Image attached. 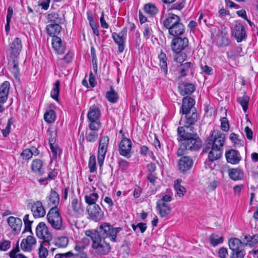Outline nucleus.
Here are the masks:
<instances>
[{
  "mask_svg": "<svg viewBox=\"0 0 258 258\" xmlns=\"http://www.w3.org/2000/svg\"><path fill=\"white\" fill-rule=\"evenodd\" d=\"M54 258H88V256L86 253L75 254L72 251H69L65 253H57Z\"/></svg>",
  "mask_w": 258,
  "mask_h": 258,
  "instance_id": "nucleus-36",
  "label": "nucleus"
},
{
  "mask_svg": "<svg viewBox=\"0 0 258 258\" xmlns=\"http://www.w3.org/2000/svg\"><path fill=\"white\" fill-rule=\"evenodd\" d=\"M46 199L49 206L51 208L57 207L59 203V195L54 189H51Z\"/></svg>",
  "mask_w": 258,
  "mask_h": 258,
  "instance_id": "nucleus-25",
  "label": "nucleus"
},
{
  "mask_svg": "<svg viewBox=\"0 0 258 258\" xmlns=\"http://www.w3.org/2000/svg\"><path fill=\"white\" fill-rule=\"evenodd\" d=\"M10 69L11 73L13 74L16 79L19 78V69L18 67V63L15 60L12 63H9Z\"/></svg>",
  "mask_w": 258,
  "mask_h": 258,
  "instance_id": "nucleus-47",
  "label": "nucleus"
},
{
  "mask_svg": "<svg viewBox=\"0 0 258 258\" xmlns=\"http://www.w3.org/2000/svg\"><path fill=\"white\" fill-rule=\"evenodd\" d=\"M109 142V138L107 136L100 137L99 140V146L97 151L98 163L100 167L103 166L104 159L107 151Z\"/></svg>",
  "mask_w": 258,
  "mask_h": 258,
  "instance_id": "nucleus-5",
  "label": "nucleus"
},
{
  "mask_svg": "<svg viewBox=\"0 0 258 258\" xmlns=\"http://www.w3.org/2000/svg\"><path fill=\"white\" fill-rule=\"evenodd\" d=\"M13 123V119L10 118L8 119L7 125L5 128L2 130L3 135L4 137H7L10 133L11 127Z\"/></svg>",
  "mask_w": 258,
  "mask_h": 258,
  "instance_id": "nucleus-54",
  "label": "nucleus"
},
{
  "mask_svg": "<svg viewBox=\"0 0 258 258\" xmlns=\"http://www.w3.org/2000/svg\"><path fill=\"white\" fill-rule=\"evenodd\" d=\"M88 219L97 222L104 216V212L98 205L87 206L86 208Z\"/></svg>",
  "mask_w": 258,
  "mask_h": 258,
  "instance_id": "nucleus-9",
  "label": "nucleus"
},
{
  "mask_svg": "<svg viewBox=\"0 0 258 258\" xmlns=\"http://www.w3.org/2000/svg\"><path fill=\"white\" fill-rule=\"evenodd\" d=\"M244 249L231 251L230 258H243L244 256Z\"/></svg>",
  "mask_w": 258,
  "mask_h": 258,
  "instance_id": "nucleus-57",
  "label": "nucleus"
},
{
  "mask_svg": "<svg viewBox=\"0 0 258 258\" xmlns=\"http://www.w3.org/2000/svg\"><path fill=\"white\" fill-rule=\"evenodd\" d=\"M11 247V242L9 240H4L0 242V250L7 251Z\"/></svg>",
  "mask_w": 258,
  "mask_h": 258,
  "instance_id": "nucleus-60",
  "label": "nucleus"
},
{
  "mask_svg": "<svg viewBox=\"0 0 258 258\" xmlns=\"http://www.w3.org/2000/svg\"><path fill=\"white\" fill-rule=\"evenodd\" d=\"M191 132L186 131L183 127L177 128L178 141L181 144L177 151V155L181 156L187 154V151H196L199 150L202 145V141L198 135L191 130Z\"/></svg>",
  "mask_w": 258,
  "mask_h": 258,
  "instance_id": "nucleus-1",
  "label": "nucleus"
},
{
  "mask_svg": "<svg viewBox=\"0 0 258 258\" xmlns=\"http://www.w3.org/2000/svg\"><path fill=\"white\" fill-rule=\"evenodd\" d=\"M43 162L40 159L34 160L31 165L32 171L36 174L42 175L44 172L42 169Z\"/></svg>",
  "mask_w": 258,
  "mask_h": 258,
  "instance_id": "nucleus-33",
  "label": "nucleus"
},
{
  "mask_svg": "<svg viewBox=\"0 0 258 258\" xmlns=\"http://www.w3.org/2000/svg\"><path fill=\"white\" fill-rule=\"evenodd\" d=\"M61 29V26L58 24H50L46 26L47 33L51 37L56 36L60 32Z\"/></svg>",
  "mask_w": 258,
  "mask_h": 258,
  "instance_id": "nucleus-34",
  "label": "nucleus"
},
{
  "mask_svg": "<svg viewBox=\"0 0 258 258\" xmlns=\"http://www.w3.org/2000/svg\"><path fill=\"white\" fill-rule=\"evenodd\" d=\"M48 19L51 22V24H58L60 25L63 23V19L59 17V15L55 13H52L48 15Z\"/></svg>",
  "mask_w": 258,
  "mask_h": 258,
  "instance_id": "nucleus-44",
  "label": "nucleus"
},
{
  "mask_svg": "<svg viewBox=\"0 0 258 258\" xmlns=\"http://www.w3.org/2000/svg\"><path fill=\"white\" fill-rule=\"evenodd\" d=\"M105 97L108 101L111 103H116L119 99L118 93L112 86H110V90L106 92Z\"/></svg>",
  "mask_w": 258,
  "mask_h": 258,
  "instance_id": "nucleus-35",
  "label": "nucleus"
},
{
  "mask_svg": "<svg viewBox=\"0 0 258 258\" xmlns=\"http://www.w3.org/2000/svg\"><path fill=\"white\" fill-rule=\"evenodd\" d=\"M86 236L91 238L92 248L97 255H104L110 251L111 246L107 240L100 237L95 230H88L85 232Z\"/></svg>",
  "mask_w": 258,
  "mask_h": 258,
  "instance_id": "nucleus-2",
  "label": "nucleus"
},
{
  "mask_svg": "<svg viewBox=\"0 0 258 258\" xmlns=\"http://www.w3.org/2000/svg\"><path fill=\"white\" fill-rule=\"evenodd\" d=\"M238 135L235 133H231L230 135L229 139L234 144H239L241 140L238 138Z\"/></svg>",
  "mask_w": 258,
  "mask_h": 258,
  "instance_id": "nucleus-64",
  "label": "nucleus"
},
{
  "mask_svg": "<svg viewBox=\"0 0 258 258\" xmlns=\"http://www.w3.org/2000/svg\"><path fill=\"white\" fill-rule=\"evenodd\" d=\"M158 58L160 61L159 65L161 69L163 70L165 74H167L168 69L166 54L163 51H161L160 54L158 55Z\"/></svg>",
  "mask_w": 258,
  "mask_h": 258,
  "instance_id": "nucleus-40",
  "label": "nucleus"
},
{
  "mask_svg": "<svg viewBox=\"0 0 258 258\" xmlns=\"http://www.w3.org/2000/svg\"><path fill=\"white\" fill-rule=\"evenodd\" d=\"M133 144L131 140L126 138L124 135L121 136V140L118 144V152L120 155L126 158L131 157Z\"/></svg>",
  "mask_w": 258,
  "mask_h": 258,
  "instance_id": "nucleus-7",
  "label": "nucleus"
},
{
  "mask_svg": "<svg viewBox=\"0 0 258 258\" xmlns=\"http://www.w3.org/2000/svg\"><path fill=\"white\" fill-rule=\"evenodd\" d=\"M185 115L184 118L183 119V127L187 128H190L191 130L194 131V127L192 126L198 120V116L197 112L195 111H192L191 113H185Z\"/></svg>",
  "mask_w": 258,
  "mask_h": 258,
  "instance_id": "nucleus-15",
  "label": "nucleus"
},
{
  "mask_svg": "<svg viewBox=\"0 0 258 258\" xmlns=\"http://www.w3.org/2000/svg\"><path fill=\"white\" fill-rule=\"evenodd\" d=\"M225 135L219 131H214L207 141V147L210 148L211 146L223 149L225 143Z\"/></svg>",
  "mask_w": 258,
  "mask_h": 258,
  "instance_id": "nucleus-6",
  "label": "nucleus"
},
{
  "mask_svg": "<svg viewBox=\"0 0 258 258\" xmlns=\"http://www.w3.org/2000/svg\"><path fill=\"white\" fill-rule=\"evenodd\" d=\"M11 56L17 58L22 49V43L20 38H15L9 44Z\"/></svg>",
  "mask_w": 258,
  "mask_h": 258,
  "instance_id": "nucleus-17",
  "label": "nucleus"
},
{
  "mask_svg": "<svg viewBox=\"0 0 258 258\" xmlns=\"http://www.w3.org/2000/svg\"><path fill=\"white\" fill-rule=\"evenodd\" d=\"M51 44L57 53L61 54L64 53L66 47L62 45L61 39L58 36L52 37Z\"/></svg>",
  "mask_w": 258,
  "mask_h": 258,
  "instance_id": "nucleus-27",
  "label": "nucleus"
},
{
  "mask_svg": "<svg viewBox=\"0 0 258 258\" xmlns=\"http://www.w3.org/2000/svg\"><path fill=\"white\" fill-rule=\"evenodd\" d=\"M56 118L55 112L54 110L50 109L46 111L44 115V119L46 122L52 123L55 121Z\"/></svg>",
  "mask_w": 258,
  "mask_h": 258,
  "instance_id": "nucleus-45",
  "label": "nucleus"
},
{
  "mask_svg": "<svg viewBox=\"0 0 258 258\" xmlns=\"http://www.w3.org/2000/svg\"><path fill=\"white\" fill-rule=\"evenodd\" d=\"M209 240L213 246H216L219 244L222 243L224 238L222 236H219L215 234H212L209 237Z\"/></svg>",
  "mask_w": 258,
  "mask_h": 258,
  "instance_id": "nucleus-46",
  "label": "nucleus"
},
{
  "mask_svg": "<svg viewBox=\"0 0 258 258\" xmlns=\"http://www.w3.org/2000/svg\"><path fill=\"white\" fill-rule=\"evenodd\" d=\"M96 157L94 155H92L90 156L88 163V167L91 173H93L96 170Z\"/></svg>",
  "mask_w": 258,
  "mask_h": 258,
  "instance_id": "nucleus-53",
  "label": "nucleus"
},
{
  "mask_svg": "<svg viewBox=\"0 0 258 258\" xmlns=\"http://www.w3.org/2000/svg\"><path fill=\"white\" fill-rule=\"evenodd\" d=\"M168 31L169 34L174 37L181 36L185 33V27L182 23H181L172 27V28L170 29V30H169Z\"/></svg>",
  "mask_w": 258,
  "mask_h": 258,
  "instance_id": "nucleus-30",
  "label": "nucleus"
},
{
  "mask_svg": "<svg viewBox=\"0 0 258 258\" xmlns=\"http://www.w3.org/2000/svg\"><path fill=\"white\" fill-rule=\"evenodd\" d=\"M229 177L233 180H242L244 177V173L240 168H231L228 170Z\"/></svg>",
  "mask_w": 258,
  "mask_h": 258,
  "instance_id": "nucleus-29",
  "label": "nucleus"
},
{
  "mask_svg": "<svg viewBox=\"0 0 258 258\" xmlns=\"http://www.w3.org/2000/svg\"><path fill=\"white\" fill-rule=\"evenodd\" d=\"M10 88V84L8 81H5L1 85L0 88V92L9 95Z\"/></svg>",
  "mask_w": 258,
  "mask_h": 258,
  "instance_id": "nucleus-58",
  "label": "nucleus"
},
{
  "mask_svg": "<svg viewBox=\"0 0 258 258\" xmlns=\"http://www.w3.org/2000/svg\"><path fill=\"white\" fill-rule=\"evenodd\" d=\"M232 35L238 43L246 39L247 35L244 26L240 23L236 24L233 30Z\"/></svg>",
  "mask_w": 258,
  "mask_h": 258,
  "instance_id": "nucleus-16",
  "label": "nucleus"
},
{
  "mask_svg": "<svg viewBox=\"0 0 258 258\" xmlns=\"http://www.w3.org/2000/svg\"><path fill=\"white\" fill-rule=\"evenodd\" d=\"M118 166L122 171H125L128 168L129 163L124 159H120L118 161Z\"/></svg>",
  "mask_w": 258,
  "mask_h": 258,
  "instance_id": "nucleus-59",
  "label": "nucleus"
},
{
  "mask_svg": "<svg viewBox=\"0 0 258 258\" xmlns=\"http://www.w3.org/2000/svg\"><path fill=\"white\" fill-rule=\"evenodd\" d=\"M36 244L35 238L33 236L29 235L26 238L23 239L20 244V247L23 251L29 252L32 250L33 246Z\"/></svg>",
  "mask_w": 258,
  "mask_h": 258,
  "instance_id": "nucleus-20",
  "label": "nucleus"
},
{
  "mask_svg": "<svg viewBox=\"0 0 258 258\" xmlns=\"http://www.w3.org/2000/svg\"><path fill=\"white\" fill-rule=\"evenodd\" d=\"M31 212L35 218L43 217L45 214V210L42 203L40 201H37L31 206Z\"/></svg>",
  "mask_w": 258,
  "mask_h": 258,
  "instance_id": "nucleus-19",
  "label": "nucleus"
},
{
  "mask_svg": "<svg viewBox=\"0 0 258 258\" xmlns=\"http://www.w3.org/2000/svg\"><path fill=\"white\" fill-rule=\"evenodd\" d=\"M225 157L228 163L237 164L241 160V156L237 150L231 149L225 152Z\"/></svg>",
  "mask_w": 258,
  "mask_h": 258,
  "instance_id": "nucleus-21",
  "label": "nucleus"
},
{
  "mask_svg": "<svg viewBox=\"0 0 258 258\" xmlns=\"http://www.w3.org/2000/svg\"><path fill=\"white\" fill-rule=\"evenodd\" d=\"M112 37L115 43L118 45V51L120 53L122 52L124 49L125 37L120 36V35L114 32L112 34Z\"/></svg>",
  "mask_w": 258,
  "mask_h": 258,
  "instance_id": "nucleus-32",
  "label": "nucleus"
},
{
  "mask_svg": "<svg viewBox=\"0 0 258 258\" xmlns=\"http://www.w3.org/2000/svg\"><path fill=\"white\" fill-rule=\"evenodd\" d=\"M100 125H88V129L86 133L87 142L94 143L98 137V131L101 127Z\"/></svg>",
  "mask_w": 258,
  "mask_h": 258,
  "instance_id": "nucleus-14",
  "label": "nucleus"
},
{
  "mask_svg": "<svg viewBox=\"0 0 258 258\" xmlns=\"http://www.w3.org/2000/svg\"><path fill=\"white\" fill-rule=\"evenodd\" d=\"M179 91L182 96L190 95L195 91V86L191 83L182 82L178 87Z\"/></svg>",
  "mask_w": 258,
  "mask_h": 258,
  "instance_id": "nucleus-26",
  "label": "nucleus"
},
{
  "mask_svg": "<svg viewBox=\"0 0 258 258\" xmlns=\"http://www.w3.org/2000/svg\"><path fill=\"white\" fill-rule=\"evenodd\" d=\"M101 115L100 107L97 105L91 106L87 113L88 125L101 126L100 118Z\"/></svg>",
  "mask_w": 258,
  "mask_h": 258,
  "instance_id": "nucleus-8",
  "label": "nucleus"
},
{
  "mask_svg": "<svg viewBox=\"0 0 258 258\" xmlns=\"http://www.w3.org/2000/svg\"><path fill=\"white\" fill-rule=\"evenodd\" d=\"M29 215L28 214H26L24 216L23 218V221L24 223L25 229L23 232L25 231H29L32 233L31 230V224L33 223L32 221H30L29 219Z\"/></svg>",
  "mask_w": 258,
  "mask_h": 258,
  "instance_id": "nucleus-51",
  "label": "nucleus"
},
{
  "mask_svg": "<svg viewBox=\"0 0 258 258\" xmlns=\"http://www.w3.org/2000/svg\"><path fill=\"white\" fill-rule=\"evenodd\" d=\"M69 242L68 238L66 236L58 237L55 241V245L59 248L66 247Z\"/></svg>",
  "mask_w": 258,
  "mask_h": 258,
  "instance_id": "nucleus-50",
  "label": "nucleus"
},
{
  "mask_svg": "<svg viewBox=\"0 0 258 258\" xmlns=\"http://www.w3.org/2000/svg\"><path fill=\"white\" fill-rule=\"evenodd\" d=\"M211 150L208 153V159L205 162L206 168L208 167L212 169V163L215 161L219 159L222 155L223 149L211 146L210 148Z\"/></svg>",
  "mask_w": 258,
  "mask_h": 258,
  "instance_id": "nucleus-12",
  "label": "nucleus"
},
{
  "mask_svg": "<svg viewBox=\"0 0 258 258\" xmlns=\"http://www.w3.org/2000/svg\"><path fill=\"white\" fill-rule=\"evenodd\" d=\"M33 153L32 150L26 149L23 151L21 156L24 160H29L32 158Z\"/></svg>",
  "mask_w": 258,
  "mask_h": 258,
  "instance_id": "nucleus-56",
  "label": "nucleus"
},
{
  "mask_svg": "<svg viewBox=\"0 0 258 258\" xmlns=\"http://www.w3.org/2000/svg\"><path fill=\"white\" fill-rule=\"evenodd\" d=\"M47 219L51 227L55 230L64 229L62 218L57 207L51 208L47 214Z\"/></svg>",
  "mask_w": 258,
  "mask_h": 258,
  "instance_id": "nucleus-4",
  "label": "nucleus"
},
{
  "mask_svg": "<svg viewBox=\"0 0 258 258\" xmlns=\"http://www.w3.org/2000/svg\"><path fill=\"white\" fill-rule=\"evenodd\" d=\"M86 248L85 246H84L79 241H77L76 242V245L75 246V249L78 252V253H76L75 254H80L81 253H85L83 251L84 249Z\"/></svg>",
  "mask_w": 258,
  "mask_h": 258,
  "instance_id": "nucleus-61",
  "label": "nucleus"
},
{
  "mask_svg": "<svg viewBox=\"0 0 258 258\" xmlns=\"http://www.w3.org/2000/svg\"><path fill=\"white\" fill-rule=\"evenodd\" d=\"M245 244L236 238H231L229 240V246L231 251L244 249Z\"/></svg>",
  "mask_w": 258,
  "mask_h": 258,
  "instance_id": "nucleus-31",
  "label": "nucleus"
},
{
  "mask_svg": "<svg viewBox=\"0 0 258 258\" xmlns=\"http://www.w3.org/2000/svg\"><path fill=\"white\" fill-rule=\"evenodd\" d=\"M193 163L192 159L189 157L183 156L178 161V169L180 172L185 173L191 168Z\"/></svg>",
  "mask_w": 258,
  "mask_h": 258,
  "instance_id": "nucleus-18",
  "label": "nucleus"
},
{
  "mask_svg": "<svg viewBox=\"0 0 258 258\" xmlns=\"http://www.w3.org/2000/svg\"><path fill=\"white\" fill-rule=\"evenodd\" d=\"M145 13L151 16H154L158 13V9L156 6L151 3L146 4L144 8Z\"/></svg>",
  "mask_w": 258,
  "mask_h": 258,
  "instance_id": "nucleus-39",
  "label": "nucleus"
},
{
  "mask_svg": "<svg viewBox=\"0 0 258 258\" xmlns=\"http://www.w3.org/2000/svg\"><path fill=\"white\" fill-rule=\"evenodd\" d=\"M50 2V0H39L38 6H40L42 9L47 10L49 8Z\"/></svg>",
  "mask_w": 258,
  "mask_h": 258,
  "instance_id": "nucleus-62",
  "label": "nucleus"
},
{
  "mask_svg": "<svg viewBox=\"0 0 258 258\" xmlns=\"http://www.w3.org/2000/svg\"><path fill=\"white\" fill-rule=\"evenodd\" d=\"M151 35L152 30L151 28L148 26V25H145L144 26V31L143 32V35L144 37L146 39H148L150 38Z\"/></svg>",
  "mask_w": 258,
  "mask_h": 258,
  "instance_id": "nucleus-63",
  "label": "nucleus"
},
{
  "mask_svg": "<svg viewBox=\"0 0 258 258\" xmlns=\"http://www.w3.org/2000/svg\"><path fill=\"white\" fill-rule=\"evenodd\" d=\"M36 234L37 237L43 240L42 242H49L52 236L49 232L48 227L45 223L40 222L36 228Z\"/></svg>",
  "mask_w": 258,
  "mask_h": 258,
  "instance_id": "nucleus-13",
  "label": "nucleus"
},
{
  "mask_svg": "<svg viewBox=\"0 0 258 258\" xmlns=\"http://www.w3.org/2000/svg\"><path fill=\"white\" fill-rule=\"evenodd\" d=\"M49 145L53 158H56L57 156L59 155L62 152L61 149L56 144H54V140L52 138L49 140Z\"/></svg>",
  "mask_w": 258,
  "mask_h": 258,
  "instance_id": "nucleus-41",
  "label": "nucleus"
},
{
  "mask_svg": "<svg viewBox=\"0 0 258 258\" xmlns=\"http://www.w3.org/2000/svg\"><path fill=\"white\" fill-rule=\"evenodd\" d=\"M181 69L180 71V77H184L189 73L191 76L194 74V63L187 62L181 64Z\"/></svg>",
  "mask_w": 258,
  "mask_h": 258,
  "instance_id": "nucleus-28",
  "label": "nucleus"
},
{
  "mask_svg": "<svg viewBox=\"0 0 258 258\" xmlns=\"http://www.w3.org/2000/svg\"><path fill=\"white\" fill-rule=\"evenodd\" d=\"M99 196L96 192L86 194L84 197V200L88 206L97 205L96 202L98 199Z\"/></svg>",
  "mask_w": 258,
  "mask_h": 258,
  "instance_id": "nucleus-37",
  "label": "nucleus"
},
{
  "mask_svg": "<svg viewBox=\"0 0 258 258\" xmlns=\"http://www.w3.org/2000/svg\"><path fill=\"white\" fill-rule=\"evenodd\" d=\"M71 207L75 215L79 217L83 215L84 213V208L81 201H79L77 198L74 197L71 202Z\"/></svg>",
  "mask_w": 258,
  "mask_h": 258,
  "instance_id": "nucleus-24",
  "label": "nucleus"
},
{
  "mask_svg": "<svg viewBox=\"0 0 258 258\" xmlns=\"http://www.w3.org/2000/svg\"><path fill=\"white\" fill-rule=\"evenodd\" d=\"M195 100L190 97H185L182 99V104L180 113L185 114L190 113L195 105Z\"/></svg>",
  "mask_w": 258,
  "mask_h": 258,
  "instance_id": "nucleus-22",
  "label": "nucleus"
},
{
  "mask_svg": "<svg viewBox=\"0 0 258 258\" xmlns=\"http://www.w3.org/2000/svg\"><path fill=\"white\" fill-rule=\"evenodd\" d=\"M249 100V97L246 95L239 97L237 99V102L241 105L244 112H246L248 108Z\"/></svg>",
  "mask_w": 258,
  "mask_h": 258,
  "instance_id": "nucleus-48",
  "label": "nucleus"
},
{
  "mask_svg": "<svg viewBox=\"0 0 258 258\" xmlns=\"http://www.w3.org/2000/svg\"><path fill=\"white\" fill-rule=\"evenodd\" d=\"M221 129L224 132H228L229 130V123L227 117H223L220 119Z\"/></svg>",
  "mask_w": 258,
  "mask_h": 258,
  "instance_id": "nucleus-55",
  "label": "nucleus"
},
{
  "mask_svg": "<svg viewBox=\"0 0 258 258\" xmlns=\"http://www.w3.org/2000/svg\"><path fill=\"white\" fill-rule=\"evenodd\" d=\"M188 44V39L186 37L177 36L174 37L171 43L172 50L176 54L180 53Z\"/></svg>",
  "mask_w": 258,
  "mask_h": 258,
  "instance_id": "nucleus-11",
  "label": "nucleus"
},
{
  "mask_svg": "<svg viewBox=\"0 0 258 258\" xmlns=\"http://www.w3.org/2000/svg\"><path fill=\"white\" fill-rule=\"evenodd\" d=\"M243 241L245 242V245H248L253 246L258 242V234L252 236L246 235L244 236Z\"/></svg>",
  "mask_w": 258,
  "mask_h": 258,
  "instance_id": "nucleus-42",
  "label": "nucleus"
},
{
  "mask_svg": "<svg viewBox=\"0 0 258 258\" xmlns=\"http://www.w3.org/2000/svg\"><path fill=\"white\" fill-rule=\"evenodd\" d=\"M181 180L179 179H177L174 181V188L176 191V194L179 197L183 196L186 191V188L181 185Z\"/></svg>",
  "mask_w": 258,
  "mask_h": 258,
  "instance_id": "nucleus-43",
  "label": "nucleus"
},
{
  "mask_svg": "<svg viewBox=\"0 0 258 258\" xmlns=\"http://www.w3.org/2000/svg\"><path fill=\"white\" fill-rule=\"evenodd\" d=\"M49 245V242H42L38 248L39 258H46L48 254L47 246Z\"/></svg>",
  "mask_w": 258,
  "mask_h": 258,
  "instance_id": "nucleus-38",
  "label": "nucleus"
},
{
  "mask_svg": "<svg viewBox=\"0 0 258 258\" xmlns=\"http://www.w3.org/2000/svg\"><path fill=\"white\" fill-rule=\"evenodd\" d=\"M121 229L120 227H113L108 223H103L99 226L98 230L96 231L102 238L106 240L108 239L110 241L115 243L119 241L117 234Z\"/></svg>",
  "mask_w": 258,
  "mask_h": 258,
  "instance_id": "nucleus-3",
  "label": "nucleus"
},
{
  "mask_svg": "<svg viewBox=\"0 0 258 258\" xmlns=\"http://www.w3.org/2000/svg\"><path fill=\"white\" fill-rule=\"evenodd\" d=\"M60 82L59 80L55 81L54 86L51 91V97L55 100H58V97L59 94Z\"/></svg>",
  "mask_w": 258,
  "mask_h": 258,
  "instance_id": "nucleus-49",
  "label": "nucleus"
},
{
  "mask_svg": "<svg viewBox=\"0 0 258 258\" xmlns=\"http://www.w3.org/2000/svg\"><path fill=\"white\" fill-rule=\"evenodd\" d=\"M161 23L166 29L170 30L172 27L182 23L180 17L173 13H168L164 18L161 19Z\"/></svg>",
  "mask_w": 258,
  "mask_h": 258,
  "instance_id": "nucleus-10",
  "label": "nucleus"
},
{
  "mask_svg": "<svg viewBox=\"0 0 258 258\" xmlns=\"http://www.w3.org/2000/svg\"><path fill=\"white\" fill-rule=\"evenodd\" d=\"M9 225L11 227L13 232L16 234L18 233L21 230L22 222L19 218L10 216L7 220Z\"/></svg>",
  "mask_w": 258,
  "mask_h": 258,
  "instance_id": "nucleus-23",
  "label": "nucleus"
},
{
  "mask_svg": "<svg viewBox=\"0 0 258 258\" xmlns=\"http://www.w3.org/2000/svg\"><path fill=\"white\" fill-rule=\"evenodd\" d=\"M159 211V214L162 218H167L168 215L171 212V208L170 207H157Z\"/></svg>",
  "mask_w": 258,
  "mask_h": 258,
  "instance_id": "nucleus-52",
  "label": "nucleus"
}]
</instances>
